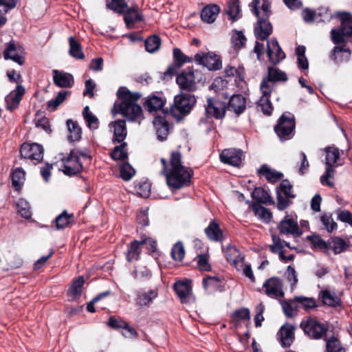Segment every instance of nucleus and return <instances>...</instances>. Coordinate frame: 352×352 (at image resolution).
I'll return each instance as SVG.
<instances>
[{"mask_svg": "<svg viewBox=\"0 0 352 352\" xmlns=\"http://www.w3.org/2000/svg\"><path fill=\"white\" fill-rule=\"evenodd\" d=\"M195 102V96L190 94L177 95L175 97L174 104L170 108V113L179 120L190 112Z\"/></svg>", "mask_w": 352, "mask_h": 352, "instance_id": "nucleus-3", "label": "nucleus"}, {"mask_svg": "<svg viewBox=\"0 0 352 352\" xmlns=\"http://www.w3.org/2000/svg\"><path fill=\"white\" fill-rule=\"evenodd\" d=\"M141 243L140 241H133L130 247L126 252V260L129 262L133 261H137L139 258V255L140 254V247Z\"/></svg>", "mask_w": 352, "mask_h": 352, "instance_id": "nucleus-44", "label": "nucleus"}, {"mask_svg": "<svg viewBox=\"0 0 352 352\" xmlns=\"http://www.w3.org/2000/svg\"><path fill=\"white\" fill-rule=\"evenodd\" d=\"M67 125L70 133L68 136V140L70 142L78 140L81 137V129L78 123L72 120H68L67 121Z\"/></svg>", "mask_w": 352, "mask_h": 352, "instance_id": "nucleus-43", "label": "nucleus"}, {"mask_svg": "<svg viewBox=\"0 0 352 352\" xmlns=\"http://www.w3.org/2000/svg\"><path fill=\"white\" fill-rule=\"evenodd\" d=\"M246 108L245 98L241 94L233 95L228 102V109L234 111L236 114L242 113Z\"/></svg>", "mask_w": 352, "mask_h": 352, "instance_id": "nucleus-26", "label": "nucleus"}, {"mask_svg": "<svg viewBox=\"0 0 352 352\" xmlns=\"http://www.w3.org/2000/svg\"><path fill=\"white\" fill-rule=\"evenodd\" d=\"M282 307L284 311L285 314L287 317L293 316L295 311L296 310L298 306V303L295 301V298L291 301H285L282 302Z\"/></svg>", "mask_w": 352, "mask_h": 352, "instance_id": "nucleus-63", "label": "nucleus"}, {"mask_svg": "<svg viewBox=\"0 0 352 352\" xmlns=\"http://www.w3.org/2000/svg\"><path fill=\"white\" fill-rule=\"evenodd\" d=\"M176 81L182 89L194 91L196 89L195 74L192 70L182 72L177 77Z\"/></svg>", "mask_w": 352, "mask_h": 352, "instance_id": "nucleus-23", "label": "nucleus"}, {"mask_svg": "<svg viewBox=\"0 0 352 352\" xmlns=\"http://www.w3.org/2000/svg\"><path fill=\"white\" fill-rule=\"evenodd\" d=\"M273 243L270 245V250L274 253L283 252V249L285 246L291 248L289 244L285 241H282L278 236L272 235Z\"/></svg>", "mask_w": 352, "mask_h": 352, "instance_id": "nucleus-55", "label": "nucleus"}, {"mask_svg": "<svg viewBox=\"0 0 352 352\" xmlns=\"http://www.w3.org/2000/svg\"><path fill=\"white\" fill-rule=\"evenodd\" d=\"M25 89L22 85H16V88L5 98L6 107L8 110L16 109L24 96Z\"/></svg>", "mask_w": 352, "mask_h": 352, "instance_id": "nucleus-16", "label": "nucleus"}, {"mask_svg": "<svg viewBox=\"0 0 352 352\" xmlns=\"http://www.w3.org/2000/svg\"><path fill=\"white\" fill-rule=\"evenodd\" d=\"M250 6L252 8V11L254 14L257 17H264L269 19L271 14L270 9V2L268 0H254Z\"/></svg>", "mask_w": 352, "mask_h": 352, "instance_id": "nucleus-22", "label": "nucleus"}, {"mask_svg": "<svg viewBox=\"0 0 352 352\" xmlns=\"http://www.w3.org/2000/svg\"><path fill=\"white\" fill-rule=\"evenodd\" d=\"M43 148L36 143H23L21 146V155L23 158L30 159L34 164L41 162L43 157Z\"/></svg>", "mask_w": 352, "mask_h": 352, "instance_id": "nucleus-8", "label": "nucleus"}, {"mask_svg": "<svg viewBox=\"0 0 352 352\" xmlns=\"http://www.w3.org/2000/svg\"><path fill=\"white\" fill-rule=\"evenodd\" d=\"M63 172L68 175L78 173L82 170V164L80 162L79 154L77 151H72L69 155L63 159Z\"/></svg>", "mask_w": 352, "mask_h": 352, "instance_id": "nucleus-13", "label": "nucleus"}, {"mask_svg": "<svg viewBox=\"0 0 352 352\" xmlns=\"http://www.w3.org/2000/svg\"><path fill=\"white\" fill-rule=\"evenodd\" d=\"M185 255V250L181 242L176 243L171 250V256L176 261H181Z\"/></svg>", "mask_w": 352, "mask_h": 352, "instance_id": "nucleus-58", "label": "nucleus"}, {"mask_svg": "<svg viewBox=\"0 0 352 352\" xmlns=\"http://www.w3.org/2000/svg\"><path fill=\"white\" fill-rule=\"evenodd\" d=\"M296 53L298 56V65L302 69H307L309 67L308 60L305 56V46H298L296 49Z\"/></svg>", "mask_w": 352, "mask_h": 352, "instance_id": "nucleus-53", "label": "nucleus"}, {"mask_svg": "<svg viewBox=\"0 0 352 352\" xmlns=\"http://www.w3.org/2000/svg\"><path fill=\"white\" fill-rule=\"evenodd\" d=\"M117 95L122 100L118 104H115L116 113H120L129 122L141 123L143 120L142 107L137 104L140 98L138 92L132 93L126 87H121Z\"/></svg>", "mask_w": 352, "mask_h": 352, "instance_id": "nucleus-2", "label": "nucleus"}, {"mask_svg": "<svg viewBox=\"0 0 352 352\" xmlns=\"http://www.w3.org/2000/svg\"><path fill=\"white\" fill-rule=\"evenodd\" d=\"M84 283L85 279L82 276H78L72 283L67 291V295L71 300H74L80 296Z\"/></svg>", "mask_w": 352, "mask_h": 352, "instance_id": "nucleus-34", "label": "nucleus"}, {"mask_svg": "<svg viewBox=\"0 0 352 352\" xmlns=\"http://www.w3.org/2000/svg\"><path fill=\"white\" fill-rule=\"evenodd\" d=\"M278 229L281 234L294 236H298L301 234L296 216L286 214L278 224Z\"/></svg>", "mask_w": 352, "mask_h": 352, "instance_id": "nucleus-9", "label": "nucleus"}, {"mask_svg": "<svg viewBox=\"0 0 352 352\" xmlns=\"http://www.w3.org/2000/svg\"><path fill=\"white\" fill-rule=\"evenodd\" d=\"M316 21L326 22L330 21L332 18V14L326 7H320L316 11Z\"/></svg>", "mask_w": 352, "mask_h": 352, "instance_id": "nucleus-59", "label": "nucleus"}, {"mask_svg": "<svg viewBox=\"0 0 352 352\" xmlns=\"http://www.w3.org/2000/svg\"><path fill=\"white\" fill-rule=\"evenodd\" d=\"M237 271L241 272L243 275L247 277L252 283H254L256 279L250 264L245 263L244 259L235 267Z\"/></svg>", "mask_w": 352, "mask_h": 352, "instance_id": "nucleus-46", "label": "nucleus"}, {"mask_svg": "<svg viewBox=\"0 0 352 352\" xmlns=\"http://www.w3.org/2000/svg\"><path fill=\"white\" fill-rule=\"evenodd\" d=\"M225 256L227 261L234 267L237 266V265L244 259V256L239 250L235 246L232 245L228 246L226 249Z\"/></svg>", "mask_w": 352, "mask_h": 352, "instance_id": "nucleus-33", "label": "nucleus"}, {"mask_svg": "<svg viewBox=\"0 0 352 352\" xmlns=\"http://www.w3.org/2000/svg\"><path fill=\"white\" fill-rule=\"evenodd\" d=\"M163 165L162 173L166 177L168 186L172 190H178L188 186L191 182L193 171L182 163V155L179 151L171 153L170 161L166 162L161 159Z\"/></svg>", "mask_w": 352, "mask_h": 352, "instance_id": "nucleus-1", "label": "nucleus"}, {"mask_svg": "<svg viewBox=\"0 0 352 352\" xmlns=\"http://www.w3.org/2000/svg\"><path fill=\"white\" fill-rule=\"evenodd\" d=\"M153 124L155 130L157 139L159 141L165 140L169 133L170 127L166 120L164 113H162V115L155 116Z\"/></svg>", "mask_w": 352, "mask_h": 352, "instance_id": "nucleus-17", "label": "nucleus"}, {"mask_svg": "<svg viewBox=\"0 0 352 352\" xmlns=\"http://www.w3.org/2000/svg\"><path fill=\"white\" fill-rule=\"evenodd\" d=\"M190 280H179L174 285L175 290L182 303H188L192 300V287Z\"/></svg>", "mask_w": 352, "mask_h": 352, "instance_id": "nucleus-15", "label": "nucleus"}, {"mask_svg": "<svg viewBox=\"0 0 352 352\" xmlns=\"http://www.w3.org/2000/svg\"><path fill=\"white\" fill-rule=\"evenodd\" d=\"M232 318L234 320H250V311L248 308H241L234 311L232 314Z\"/></svg>", "mask_w": 352, "mask_h": 352, "instance_id": "nucleus-60", "label": "nucleus"}, {"mask_svg": "<svg viewBox=\"0 0 352 352\" xmlns=\"http://www.w3.org/2000/svg\"><path fill=\"white\" fill-rule=\"evenodd\" d=\"M108 9L118 14H124L128 9V6L124 0H105Z\"/></svg>", "mask_w": 352, "mask_h": 352, "instance_id": "nucleus-39", "label": "nucleus"}, {"mask_svg": "<svg viewBox=\"0 0 352 352\" xmlns=\"http://www.w3.org/2000/svg\"><path fill=\"white\" fill-rule=\"evenodd\" d=\"M109 127L113 129V140L118 142H123L127 134L125 121L122 120H116L109 124Z\"/></svg>", "mask_w": 352, "mask_h": 352, "instance_id": "nucleus-27", "label": "nucleus"}, {"mask_svg": "<svg viewBox=\"0 0 352 352\" xmlns=\"http://www.w3.org/2000/svg\"><path fill=\"white\" fill-rule=\"evenodd\" d=\"M264 293L272 298H283L284 292L283 289V283L277 277H272L266 280L263 284Z\"/></svg>", "mask_w": 352, "mask_h": 352, "instance_id": "nucleus-12", "label": "nucleus"}, {"mask_svg": "<svg viewBox=\"0 0 352 352\" xmlns=\"http://www.w3.org/2000/svg\"><path fill=\"white\" fill-rule=\"evenodd\" d=\"M295 301L298 303V306H300L305 310H309L316 307V300L313 298H308L304 296L295 297Z\"/></svg>", "mask_w": 352, "mask_h": 352, "instance_id": "nucleus-52", "label": "nucleus"}, {"mask_svg": "<svg viewBox=\"0 0 352 352\" xmlns=\"http://www.w3.org/2000/svg\"><path fill=\"white\" fill-rule=\"evenodd\" d=\"M318 298L327 306L337 307L340 305V299L336 294L327 289L320 291Z\"/></svg>", "mask_w": 352, "mask_h": 352, "instance_id": "nucleus-31", "label": "nucleus"}, {"mask_svg": "<svg viewBox=\"0 0 352 352\" xmlns=\"http://www.w3.org/2000/svg\"><path fill=\"white\" fill-rule=\"evenodd\" d=\"M54 82L59 87H70L74 84V78L72 74L54 70Z\"/></svg>", "mask_w": 352, "mask_h": 352, "instance_id": "nucleus-28", "label": "nucleus"}, {"mask_svg": "<svg viewBox=\"0 0 352 352\" xmlns=\"http://www.w3.org/2000/svg\"><path fill=\"white\" fill-rule=\"evenodd\" d=\"M73 221V215L69 214L63 211L55 219L56 226L58 230L64 229L67 227Z\"/></svg>", "mask_w": 352, "mask_h": 352, "instance_id": "nucleus-45", "label": "nucleus"}, {"mask_svg": "<svg viewBox=\"0 0 352 352\" xmlns=\"http://www.w3.org/2000/svg\"><path fill=\"white\" fill-rule=\"evenodd\" d=\"M259 172L264 175L269 182L275 183L281 179L283 177L281 173L272 170L266 165H263L259 170Z\"/></svg>", "mask_w": 352, "mask_h": 352, "instance_id": "nucleus-42", "label": "nucleus"}, {"mask_svg": "<svg viewBox=\"0 0 352 352\" xmlns=\"http://www.w3.org/2000/svg\"><path fill=\"white\" fill-rule=\"evenodd\" d=\"M165 99L161 96L152 95L148 96L145 101L144 106L150 113L161 111L164 105Z\"/></svg>", "mask_w": 352, "mask_h": 352, "instance_id": "nucleus-29", "label": "nucleus"}, {"mask_svg": "<svg viewBox=\"0 0 352 352\" xmlns=\"http://www.w3.org/2000/svg\"><path fill=\"white\" fill-rule=\"evenodd\" d=\"M295 128L294 117L289 113H284L279 118L274 131L281 141L292 138Z\"/></svg>", "mask_w": 352, "mask_h": 352, "instance_id": "nucleus-5", "label": "nucleus"}, {"mask_svg": "<svg viewBox=\"0 0 352 352\" xmlns=\"http://www.w3.org/2000/svg\"><path fill=\"white\" fill-rule=\"evenodd\" d=\"M265 83V82H261L260 86L262 96L258 100V107L261 109V111L264 114L270 115L273 110V107L270 98L273 90L271 89V87H270V85Z\"/></svg>", "mask_w": 352, "mask_h": 352, "instance_id": "nucleus-14", "label": "nucleus"}, {"mask_svg": "<svg viewBox=\"0 0 352 352\" xmlns=\"http://www.w3.org/2000/svg\"><path fill=\"white\" fill-rule=\"evenodd\" d=\"M257 19V23L254 26V34L256 38L262 41L266 40L272 34L273 27L268 21V19L264 17Z\"/></svg>", "mask_w": 352, "mask_h": 352, "instance_id": "nucleus-19", "label": "nucleus"}, {"mask_svg": "<svg viewBox=\"0 0 352 352\" xmlns=\"http://www.w3.org/2000/svg\"><path fill=\"white\" fill-rule=\"evenodd\" d=\"M331 248L335 254H340L346 250V243L344 239L336 237L332 240Z\"/></svg>", "mask_w": 352, "mask_h": 352, "instance_id": "nucleus-64", "label": "nucleus"}, {"mask_svg": "<svg viewBox=\"0 0 352 352\" xmlns=\"http://www.w3.org/2000/svg\"><path fill=\"white\" fill-rule=\"evenodd\" d=\"M252 197L257 201L265 204H274L273 199L265 189L262 188H256L252 192Z\"/></svg>", "mask_w": 352, "mask_h": 352, "instance_id": "nucleus-40", "label": "nucleus"}, {"mask_svg": "<svg viewBox=\"0 0 352 352\" xmlns=\"http://www.w3.org/2000/svg\"><path fill=\"white\" fill-rule=\"evenodd\" d=\"M242 157V151L235 148L225 149L220 154L222 162L233 166H239L241 164Z\"/></svg>", "mask_w": 352, "mask_h": 352, "instance_id": "nucleus-20", "label": "nucleus"}, {"mask_svg": "<svg viewBox=\"0 0 352 352\" xmlns=\"http://www.w3.org/2000/svg\"><path fill=\"white\" fill-rule=\"evenodd\" d=\"M120 177L125 181L130 180L135 173V169L127 162L120 166Z\"/></svg>", "mask_w": 352, "mask_h": 352, "instance_id": "nucleus-54", "label": "nucleus"}, {"mask_svg": "<svg viewBox=\"0 0 352 352\" xmlns=\"http://www.w3.org/2000/svg\"><path fill=\"white\" fill-rule=\"evenodd\" d=\"M157 296L154 290H150L148 292H138L135 299L136 305L140 307L148 306Z\"/></svg>", "mask_w": 352, "mask_h": 352, "instance_id": "nucleus-37", "label": "nucleus"}, {"mask_svg": "<svg viewBox=\"0 0 352 352\" xmlns=\"http://www.w3.org/2000/svg\"><path fill=\"white\" fill-rule=\"evenodd\" d=\"M287 80V74L285 72L277 68L270 67L268 68L267 76L263 78L262 82H266L265 84L270 85L271 89L273 90L275 82L286 81Z\"/></svg>", "mask_w": 352, "mask_h": 352, "instance_id": "nucleus-25", "label": "nucleus"}, {"mask_svg": "<svg viewBox=\"0 0 352 352\" xmlns=\"http://www.w3.org/2000/svg\"><path fill=\"white\" fill-rule=\"evenodd\" d=\"M331 38L335 44L344 41L343 36H352V15L349 13L341 14V30L332 29Z\"/></svg>", "mask_w": 352, "mask_h": 352, "instance_id": "nucleus-6", "label": "nucleus"}, {"mask_svg": "<svg viewBox=\"0 0 352 352\" xmlns=\"http://www.w3.org/2000/svg\"><path fill=\"white\" fill-rule=\"evenodd\" d=\"M226 102L215 98H208L206 104V114L208 118L221 119L225 116Z\"/></svg>", "mask_w": 352, "mask_h": 352, "instance_id": "nucleus-11", "label": "nucleus"}, {"mask_svg": "<svg viewBox=\"0 0 352 352\" xmlns=\"http://www.w3.org/2000/svg\"><path fill=\"white\" fill-rule=\"evenodd\" d=\"M21 49L19 46H16L14 41H10L3 52V57L5 59H11L21 65L24 63V58L21 55Z\"/></svg>", "mask_w": 352, "mask_h": 352, "instance_id": "nucleus-21", "label": "nucleus"}, {"mask_svg": "<svg viewBox=\"0 0 352 352\" xmlns=\"http://www.w3.org/2000/svg\"><path fill=\"white\" fill-rule=\"evenodd\" d=\"M208 238L214 241H221L223 239V233L219 224L212 221L209 226L205 229Z\"/></svg>", "mask_w": 352, "mask_h": 352, "instance_id": "nucleus-36", "label": "nucleus"}, {"mask_svg": "<svg viewBox=\"0 0 352 352\" xmlns=\"http://www.w3.org/2000/svg\"><path fill=\"white\" fill-rule=\"evenodd\" d=\"M325 342L324 352H346L345 348L342 346L337 336L333 335L330 337H327Z\"/></svg>", "mask_w": 352, "mask_h": 352, "instance_id": "nucleus-35", "label": "nucleus"}, {"mask_svg": "<svg viewBox=\"0 0 352 352\" xmlns=\"http://www.w3.org/2000/svg\"><path fill=\"white\" fill-rule=\"evenodd\" d=\"M25 171L21 168H16L12 174V184L19 190L25 181Z\"/></svg>", "mask_w": 352, "mask_h": 352, "instance_id": "nucleus-49", "label": "nucleus"}, {"mask_svg": "<svg viewBox=\"0 0 352 352\" xmlns=\"http://www.w3.org/2000/svg\"><path fill=\"white\" fill-rule=\"evenodd\" d=\"M267 46V56L270 63L272 64H277L281 60L285 58V54L279 46L276 38H272L270 41H268Z\"/></svg>", "mask_w": 352, "mask_h": 352, "instance_id": "nucleus-18", "label": "nucleus"}, {"mask_svg": "<svg viewBox=\"0 0 352 352\" xmlns=\"http://www.w3.org/2000/svg\"><path fill=\"white\" fill-rule=\"evenodd\" d=\"M160 44V38L156 35H153L145 41V48L147 52L153 53L159 50Z\"/></svg>", "mask_w": 352, "mask_h": 352, "instance_id": "nucleus-47", "label": "nucleus"}, {"mask_svg": "<svg viewBox=\"0 0 352 352\" xmlns=\"http://www.w3.org/2000/svg\"><path fill=\"white\" fill-rule=\"evenodd\" d=\"M326 152V168L325 173L320 177V182L322 185H326L330 187L333 186V182L331 179L333 178L335 170L332 167L333 165H340V151L334 146H329L325 148Z\"/></svg>", "mask_w": 352, "mask_h": 352, "instance_id": "nucleus-4", "label": "nucleus"}, {"mask_svg": "<svg viewBox=\"0 0 352 352\" xmlns=\"http://www.w3.org/2000/svg\"><path fill=\"white\" fill-rule=\"evenodd\" d=\"M17 212L24 218L29 219L32 215L29 203L23 199H20L16 202Z\"/></svg>", "mask_w": 352, "mask_h": 352, "instance_id": "nucleus-50", "label": "nucleus"}, {"mask_svg": "<svg viewBox=\"0 0 352 352\" xmlns=\"http://www.w3.org/2000/svg\"><path fill=\"white\" fill-rule=\"evenodd\" d=\"M68 43L69 46V54L76 59H84L85 54L80 42L75 37L70 36L68 38Z\"/></svg>", "mask_w": 352, "mask_h": 352, "instance_id": "nucleus-32", "label": "nucleus"}, {"mask_svg": "<svg viewBox=\"0 0 352 352\" xmlns=\"http://www.w3.org/2000/svg\"><path fill=\"white\" fill-rule=\"evenodd\" d=\"M300 327L305 334L311 338L319 340L323 338L327 331V327L314 318H307L302 320Z\"/></svg>", "mask_w": 352, "mask_h": 352, "instance_id": "nucleus-7", "label": "nucleus"}, {"mask_svg": "<svg viewBox=\"0 0 352 352\" xmlns=\"http://www.w3.org/2000/svg\"><path fill=\"white\" fill-rule=\"evenodd\" d=\"M239 0H230L226 13L232 21H235L240 15Z\"/></svg>", "mask_w": 352, "mask_h": 352, "instance_id": "nucleus-51", "label": "nucleus"}, {"mask_svg": "<svg viewBox=\"0 0 352 352\" xmlns=\"http://www.w3.org/2000/svg\"><path fill=\"white\" fill-rule=\"evenodd\" d=\"M224 72L227 76H235L239 80H243L245 77L244 68L242 66H232L228 65L224 70Z\"/></svg>", "mask_w": 352, "mask_h": 352, "instance_id": "nucleus-48", "label": "nucleus"}, {"mask_svg": "<svg viewBox=\"0 0 352 352\" xmlns=\"http://www.w3.org/2000/svg\"><path fill=\"white\" fill-rule=\"evenodd\" d=\"M231 41L235 48H241L245 43L246 38L242 32L236 31L233 33Z\"/></svg>", "mask_w": 352, "mask_h": 352, "instance_id": "nucleus-61", "label": "nucleus"}, {"mask_svg": "<svg viewBox=\"0 0 352 352\" xmlns=\"http://www.w3.org/2000/svg\"><path fill=\"white\" fill-rule=\"evenodd\" d=\"M220 12L219 7L216 4H210L205 6L201 12L202 21L208 23H213Z\"/></svg>", "mask_w": 352, "mask_h": 352, "instance_id": "nucleus-30", "label": "nucleus"}, {"mask_svg": "<svg viewBox=\"0 0 352 352\" xmlns=\"http://www.w3.org/2000/svg\"><path fill=\"white\" fill-rule=\"evenodd\" d=\"M126 144L123 143L120 146H116L111 153V157L116 160H122L127 157V153L126 151Z\"/></svg>", "mask_w": 352, "mask_h": 352, "instance_id": "nucleus-62", "label": "nucleus"}, {"mask_svg": "<svg viewBox=\"0 0 352 352\" xmlns=\"http://www.w3.org/2000/svg\"><path fill=\"white\" fill-rule=\"evenodd\" d=\"M294 328L292 325L282 326L278 333V338L283 346H289L294 340Z\"/></svg>", "mask_w": 352, "mask_h": 352, "instance_id": "nucleus-24", "label": "nucleus"}, {"mask_svg": "<svg viewBox=\"0 0 352 352\" xmlns=\"http://www.w3.org/2000/svg\"><path fill=\"white\" fill-rule=\"evenodd\" d=\"M280 194H283L287 198L294 199L295 195L292 192V186L287 180H283L276 188Z\"/></svg>", "mask_w": 352, "mask_h": 352, "instance_id": "nucleus-57", "label": "nucleus"}, {"mask_svg": "<svg viewBox=\"0 0 352 352\" xmlns=\"http://www.w3.org/2000/svg\"><path fill=\"white\" fill-rule=\"evenodd\" d=\"M195 60L199 65L207 67L209 70H217L221 67V60L217 54L212 52H199L195 56Z\"/></svg>", "mask_w": 352, "mask_h": 352, "instance_id": "nucleus-10", "label": "nucleus"}, {"mask_svg": "<svg viewBox=\"0 0 352 352\" xmlns=\"http://www.w3.org/2000/svg\"><path fill=\"white\" fill-rule=\"evenodd\" d=\"M82 116L86 122L87 126L91 130H95L99 127V120L98 118L90 111L88 106L84 108Z\"/></svg>", "mask_w": 352, "mask_h": 352, "instance_id": "nucleus-38", "label": "nucleus"}, {"mask_svg": "<svg viewBox=\"0 0 352 352\" xmlns=\"http://www.w3.org/2000/svg\"><path fill=\"white\" fill-rule=\"evenodd\" d=\"M320 221L322 223L323 226H324L325 229L329 232H331L337 227V224L333 221L332 215L330 213H324L321 214Z\"/></svg>", "mask_w": 352, "mask_h": 352, "instance_id": "nucleus-56", "label": "nucleus"}, {"mask_svg": "<svg viewBox=\"0 0 352 352\" xmlns=\"http://www.w3.org/2000/svg\"><path fill=\"white\" fill-rule=\"evenodd\" d=\"M138 8L137 6H134L132 8H129L126 11L124 12V21L127 26H129L131 24H133L135 22L140 21L142 20V16L138 13Z\"/></svg>", "mask_w": 352, "mask_h": 352, "instance_id": "nucleus-41", "label": "nucleus"}]
</instances>
